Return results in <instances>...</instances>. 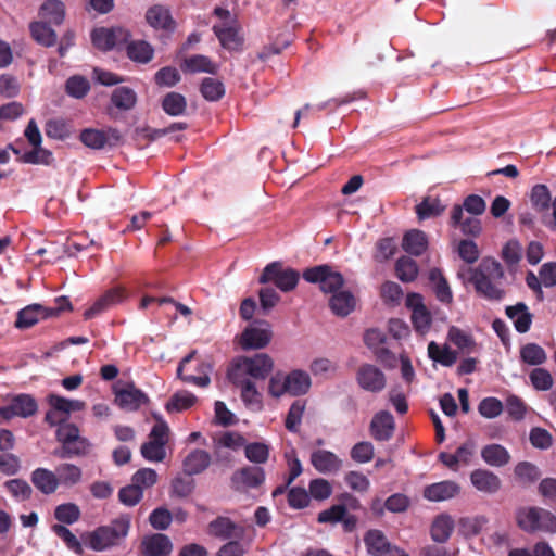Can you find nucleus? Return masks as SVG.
Returning a JSON list of instances; mask_svg holds the SVG:
<instances>
[{
  "label": "nucleus",
  "mask_w": 556,
  "mask_h": 556,
  "mask_svg": "<svg viewBox=\"0 0 556 556\" xmlns=\"http://www.w3.org/2000/svg\"><path fill=\"white\" fill-rule=\"evenodd\" d=\"M313 386V380L304 369L295 368L289 372L276 371L267 381L268 396L279 400L289 394L292 396H302L307 394Z\"/></svg>",
  "instance_id": "f257e3e1"
},
{
  "label": "nucleus",
  "mask_w": 556,
  "mask_h": 556,
  "mask_svg": "<svg viewBox=\"0 0 556 556\" xmlns=\"http://www.w3.org/2000/svg\"><path fill=\"white\" fill-rule=\"evenodd\" d=\"M468 273L477 292L492 300H500L503 296L500 282L504 277V270L497 261L484 258L477 269H468Z\"/></svg>",
  "instance_id": "f03ea898"
},
{
  "label": "nucleus",
  "mask_w": 556,
  "mask_h": 556,
  "mask_svg": "<svg viewBox=\"0 0 556 556\" xmlns=\"http://www.w3.org/2000/svg\"><path fill=\"white\" fill-rule=\"evenodd\" d=\"M130 34L122 27L116 28H97L91 34L92 43L96 48L106 51L114 47H125L127 55L134 60H139V49L134 41H129Z\"/></svg>",
  "instance_id": "7ed1b4c3"
},
{
  "label": "nucleus",
  "mask_w": 556,
  "mask_h": 556,
  "mask_svg": "<svg viewBox=\"0 0 556 556\" xmlns=\"http://www.w3.org/2000/svg\"><path fill=\"white\" fill-rule=\"evenodd\" d=\"M275 367L274 358L267 353H256L252 356H240L235 361L230 375L240 378H253L264 380Z\"/></svg>",
  "instance_id": "20e7f679"
},
{
  "label": "nucleus",
  "mask_w": 556,
  "mask_h": 556,
  "mask_svg": "<svg viewBox=\"0 0 556 556\" xmlns=\"http://www.w3.org/2000/svg\"><path fill=\"white\" fill-rule=\"evenodd\" d=\"M49 409L46 413L45 420L50 426H56L67 422L72 414L83 412L86 408L85 401L68 399L55 393L47 396Z\"/></svg>",
  "instance_id": "39448f33"
},
{
  "label": "nucleus",
  "mask_w": 556,
  "mask_h": 556,
  "mask_svg": "<svg viewBox=\"0 0 556 556\" xmlns=\"http://www.w3.org/2000/svg\"><path fill=\"white\" fill-rule=\"evenodd\" d=\"M128 533V522L116 520L109 526L100 527L86 535V542L93 551H104L119 541Z\"/></svg>",
  "instance_id": "423d86ee"
},
{
  "label": "nucleus",
  "mask_w": 556,
  "mask_h": 556,
  "mask_svg": "<svg viewBox=\"0 0 556 556\" xmlns=\"http://www.w3.org/2000/svg\"><path fill=\"white\" fill-rule=\"evenodd\" d=\"M154 420L148 441L141 446V455L149 462H162L165 458V445L168 441L167 424L153 415Z\"/></svg>",
  "instance_id": "0eeeda50"
},
{
  "label": "nucleus",
  "mask_w": 556,
  "mask_h": 556,
  "mask_svg": "<svg viewBox=\"0 0 556 556\" xmlns=\"http://www.w3.org/2000/svg\"><path fill=\"white\" fill-rule=\"evenodd\" d=\"M56 438L62 444L61 457L85 455L90 448L89 441L80 435L78 427L72 422L60 424Z\"/></svg>",
  "instance_id": "6e6552de"
},
{
  "label": "nucleus",
  "mask_w": 556,
  "mask_h": 556,
  "mask_svg": "<svg viewBox=\"0 0 556 556\" xmlns=\"http://www.w3.org/2000/svg\"><path fill=\"white\" fill-rule=\"evenodd\" d=\"M273 339V330L269 323L254 320L241 332L238 342L242 350H261L266 348Z\"/></svg>",
  "instance_id": "1a4fd4ad"
},
{
  "label": "nucleus",
  "mask_w": 556,
  "mask_h": 556,
  "mask_svg": "<svg viewBox=\"0 0 556 556\" xmlns=\"http://www.w3.org/2000/svg\"><path fill=\"white\" fill-rule=\"evenodd\" d=\"M303 278L308 282L318 283L323 292L331 295L341 291L344 285L343 276L328 265L306 269Z\"/></svg>",
  "instance_id": "9d476101"
},
{
  "label": "nucleus",
  "mask_w": 556,
  "mask_h": 556,
  "mask_svg": "<svg viewBox=\"0 0 556 556\" xmlns=\"http://www.w3.org/2000/svg\"><path fill=\"white\" fill-rule=\"evenodd\" d=\"M210 371L211 366L206 363L198 362L194 353H191L181 361L177 375L188 383L206 387L211 381Z\"/></svg>",
  "instance_id": "9b49d317"
},
{
  "label": "nucleus",
  "mask_w": 556,
  "mask_h": 556,
  "mask_svg": "<svg viewBox=\"0 0 556 556\" xmlns=\"http://www.w3.org/2000/svg\"><path fill=\"white\" fill-rule=\"evenodd\" d=\"M406 306L410 311V320L417 333L425 336L432 325V315L426 307L424 299L418 293H409L406 296Z\"/></svg>",
  "instance_id": "f8f14e48"
},
{
  "label": "nucleus",
  "mask_w": 556,
  "mask_h": 556,
  "mask_svg": "<svg viewBox=\"0 0 556 556\" xmlns=\"http://www.w3.org/2000/svg\"><path fill=\"white\" fill-rule=\"evenodd\" d=\"M358 387L370 393H379L387 386L384 372L372 364H363L356 371Z\"/></svg>",
  "instance_id": "ddd939ff"
},
{
  "label": "nucleus",
  "mask_w": 556,
  "mask_h": 556,
  "mask_svg": "<svg viewBox=\"0 0 556 556\" xmlns=\"http://www.w3.org/2000/svg\"><path fill=\"white\" fill-rule=\"evenodd\" d=\"M260 281L274 282L281 291L287 292L295 288L299 275L292 269H282L279 264L273 263L265 267Z\"/></svg>",
  "instance_id": "4468645a"
},
{
  "label": "nucleus",
  "mask_w": 556,
  "mask_h": 556,
  "mask_svg": "<svg viewBox=\"0 0 556 556\" xmlns=\"http://www.w3.org/2000/svg\"><path fill=\"white\" fill-rule=\"evenodd\" d=\"M38 405L36 400L28 394L12 396L9 405L0 407V417L10 420L14 417L27 418L36 414Z\"/></svg>",
  "instance_id": "2eb2a0df"
},
{
  "label": "nucleus",
  "mask_w": 556,
  "mask_h": 556,
  "mask_svg": "<svg viewBox=\"0 0 556 556\" xmlns=\"http://www.w3.org/2000/svg\"><path fill=\"white\" fill-rule=\"evenodd\" d=\"M476 452V444L469 440L463 443L455 453L442 452L439 454V459L447 468L457 471L460 467L469 466Z\"/></svg>",
  "instance_id": "dca6fc26"
},
{
  "label": "nucleus",
  "mask_w": 556,
  "mask_h": 556,
  "mask_svg": "<svg viewBox=\"0 0 556 556\" xmlns=\"http://www.w3.org/2000/svg\"><path fill=\"white\" fill-rule=\"evenodd\" d=\"M230 379L240 388L241 400L244 405L253 412H261L263 409V395L256 384L249 378H240L238 375H230Z\"/></svg>",
  "instance_id": "f3484780"
},
{
  "label": "nucleus",
  "mask_w": 556,
  "mask_h": 556,
  "mask_svg": "<svg viewBox=\"0 0 556 556\" xmlns=\"http://www.w3.org/2000/svg\"><path fill=\"white\" fill-rule=\"evenodd\" d=\"M313 467L323 475H331L341 470L342 459L333 452L327 450H316L311 455Z\"/></svg>",
  "instance_id": "a211bd4d"
},
{
  "label": "nucleus",
  "mask_w": 556,
  "mask_h": 556,
  "mask_svg": "<svg viewBox=\"0 0 556 556\" xmlns=\"http://www.w3.org/2000/svg\"><path fill=\"white\" fill-rule=\"evenodd\" d=\"M460 492L458 483L452 480H444L427 485L424 489V497L430 502L448 501Z\"/></svg>",
  "instance_id": "6ab92c4d"
},
{
  "label": "nucleus",
  "mask_w": 556,
  "mask_h": 556,
  "mask_svg": "<svg viewBox=\"0 0 556 556\" xmlns=\"http://www.w3.org/2000/svg\"><path fill=\"white\" fill-rule=\"evenodd\" d=\"M115 403L125 410L139 407V392L132 382L118 381L114 387Z\"/></svg>",
  "instance_id": "aec40b11"
},
{
  "label": "nucleus",
  "mask_w": 556,
  "mask_h": 556,
  "mask_svg": "<svg viewBox=\"0 0 556 556\" xmlns=\"http://www.w3.org/2000/svg\"><path fill=\"white\" fill-rule=\"evenodd\" d=\"M178 64L180 70L187 74L210 73L214 74L217 71V65L213 63L207 56L202 54H192L188 56H178Z\"/></svg>",
  "instance_id": "412c9836"
},
{
  "label": "nucleus",
  "mask_w": 556,
  "mask_h": 556,
  "mask_svg": "<svg viewBox=\"0 0 556 556\" xmlns=\"http://www.w3.org/2000/svg\"><path fill=\"white\" fill-rule=\"evenodd\" d=\"M264 481V471L258 467H247L238 470L231 478L232 486L237 491L256 488Z\"/></svg>",
  "instance_id": "4be33fe9"
},
{
  "label": "nucleus",
  "mask_w": 556,
  "mask_h": 556,
  "mask_svg": "<svg viewBox=\"0 0 556 556\" xmlns=\"http://www.w3.org/2000/svg\"><path fill=\"white\" fill-rule=\"evenodd\" d=\"M470 482L473 488L485 494L496 493L502 485L497 475L486 469H476L470 473Z\"/></svg>",
  "instance_id": "5701e85b"
},
{
  "label": "nucleus",
  "mask_w": 556,
  "mask_h": 556,
  "mask_svg": "<svg viewBox=\"0 0 556 556\" xmlns=\"http://www.w3.org/2000/svg\"><path fill=\"white\" fill-rule=\"evenodd\" d=\"M146 556H168L173 551L170 539L162 533L148 535L141 542Z\"/></svg>",
  "instance_id": "b1692460"
},
{
  "label": "nucleus",
  "mask_w": 556,
  "mask_h": 556,
  "mask_svg": "<svg viewBox=\"0 0 556 556\" xmlns=\"http://www.w3.org/2000/svg\"><path fill=\"white\" fill-rule=\"evenodd\" d=\"M147 23L157 30L172 33L175 30L176 23L173 20L170 12L163 5H154L146 13Z\"/></svg>",
  "instance_id": "393cba45"
},
{
  "label": "nucleus",
  "mask_w": 556,
  "mask_h": 556,
  "mask_svg": "<svg viewBox=\"0 0 556 556\" xmlns=\"http://www.w3.org/2000/svg\"><path fill=\"white\" fill-rule=\"evenodd\" d=\"M356 305L357 300L349 290L342 289L329 298V307L338 317H346L356 308Z\"/></svg>",
  "instance_id": "a878e982"
},
{
  "label": "nucleus",
  "mask_w": 556,
  "mask_h": 556,
  "mask_svg": "<svg viewBox=\"0 0 556 556\" xmlns=\"http://www.w3.org/2000/svg\"><path fill=\"white\" fill-rule=\"evenodd\" d=\"M211 455L204 450H192L182 460V470L188 476L203 472L211 464Z\"/></svg>",
  "instance_id": "bb28decb"
},
{
  "label": "nucleus",
  "mask_w": 556,
  "mask_h": 556,
  "mask_svg": "<svg viewBox=\"0 0 556 556\" xmlns=\"http://www.w3.org/2000/svg\"><path fill=\"white\" fill-rule=\"evenodd\" d=\"M364 543L367 552L372 556H389L391 551L395 548L392 546L384 534L380 530H369L364 536Z\"/></svg>",
  "instance_id": "cd10ccee"
},
{
  "label": "nucleus",
  "mask_w": 556,
  "mask_h": 556,
  "mask_svg": "<svg viewBox=\"0 0 556 556\" xmlns=\"http://www.w3.org/2000/svg\"><path fill=\"white\" fill-rule=\"evenodd\" d=\"M214 33L219 39L220 45L230 51L239 50L242 46L243 38L235 24L231 25H215Z\"/></svg>",
  "instance_id": "c85d7f7f"
},
{
  "label": "nucleus",
  "mask_w": 556,
  "mask_h": 556,
  "mask_svg": "<svg viewBox=\"0 0 556 556\" xmlns=\"http://www.w3.org/2000/svg\"><path fill=\"white\" fill-rule=\"evenodd\" d=\"M454 526V519L450 515H438L431 523V539L437 543H445L451 538Z\"/></svg>",
  "instance_id": "c756f323"
},
{
  "label": "nucleus",
  "mask_w": 556,
  "mask_h": 556,
  "mask_svg": "<svg viewBox=\"0 0 556 556\" xmlns=\"http://www.w3.org/2000/svg\"><path fill=\"white\" fill-rule=\"evenodd\" d=\"M394 431V419L388 412L377 413L371 420V432L377 440H389Z\"/></svg>",
  "instance_id": "7c9ffc66"
},
{
  "label": "nucleus",
  "mask_w": 556,
  "mask_h": 556,
  "mask_svg": "<svg viewBox=\"0 0 556 556\" xmlns=\"http://www.w3.org/2000/svg\"><path fill=\"white\" fill-rule=\"evenodd\" d=\"M481 457L489 466L503 467L510 462V454L501 444L492 443L481 448Z\"/></svg>",
  "instance_id": "2f4dec72"
},
{
  "label": "nucleus",
  "mask_w": 556,
  "mask_h": 556,
  "mask_svg": "<svg viewBox=\"0 0 556 556\" xmlns=\"http://www.w3.org/2000/svg\"><path fill=\"white\" fill-rule=\"evenodd\" d=\"M53 314L54 313H48V308L39 304H33L18 312L15 326L17 328H28L34 326L40 317H52Z\"/></svg>",
  "instance_id": "473e14b6"
},
{
  "label": "nucleus",
  "mask_w": 556,
  "mask_h": 556,
  "mask_svg": "<svg viewBox=\"0 0 556 556\" xmlns=\"http://www.w3.org/2000/svg\"><path fill=\"white\" fill-rule=\"evenodd\" d=\"M451 222L466 235L477 236L481 232L480 222L475 217L464 218L463 207L459 205L453 207Z\"/></svg>",
  "instance_id": "72a5a7b5"
},
{
  "label": "nucleus",
  "mask_w": 556,
  "mask_h": 556,
  "mask_svg": "<svg viewBox=\"0 0 556 556\" xmlns=\"http://www.w3.org/2000/svg\"><path fill=\"white\" fill-rule=\"evenodd\" d=\"M428 356L434 363L445 367L453 366L457 361V353L455 351L446 344L441 345L434 341L428 344Z\"/></svg>",
  "instance_id": "f704fd0d"
},
{
  "label": "nucleus",
  "mask_w": 556,
  "mask_h": 556,
  "mask_svg": "<svg viewBox=\"0 0 556 556\" xmlns=\"http://www.w3.org/2000/svg\"><path fill=\"white\" fill-rule=\"evenodd\" d=\"M365 344L375 353L377 358L386 363L390 352L384 348L386 336L379 329H369L364 336Z\"/></svg>",
  "instance_id": "c9c22d12"
},
{
  "label": "nucleus",
  "mask_w": 556,
  "mask_h": 556,
  "mask_svg": "<svg viewBox=\"0 0 556 556\" xmlns=\"http://www.w3.org/2000/svg\"><path fill=\"white\" fill-rule=\"evenodd\" d=\"M507 316L513 320L518 332H527L531 326V314L523 303H518L506 308Z\"/></svg>",
  "instance_id": "e433bc0d"
},
{
  "label": "nucleus",
  "mask_w": 556,
  "mask_h": 556,
  "mask_svg": "<svg viewBox=\"0 0 556 556\" xmlns=\"http://www.w3.org/2000/svg\"><path fill=\"white\" fill-rule=\"evenodd\" d=\"M31 481L45 494L53 493L59 485L56 475L43 468H38L33 472Z\"/></svg>",
  "instance_id": "4c0bfd02"
},
{
  "label": "nucleus",
  "mask_w": 556,
  "mask_h": 556,
  "mask_svg": "<svg viewBox=\"0 0 556 556\" xmlns=\"http://www.w3.org/2000/svg\"><path fill=\"white\" fill-rule=\"evenodd\" d=\"M402 247L407 253L418 256L426 251L428 239L425 232L414 229L404 236Z\"/></svg>",
  "instance_id": "58836bf2"
},
{
  "label": "nucleus",
  "mask_w": 556,
  "mask_h": 556,
  "mask_svg": "<svg viewBox=\"0 0 556 556\" xmlns=\"http://www.w3.org/2000/svg\"><path fill=\"white\" fill-rule=\"evenodd\" d=\"M447 340L463 354H469L475 351L476 343L472 337L458 327H450L447 332Z\"/></svg>",
  "instance_id": "ea45409f"
},
{
  "label": "nucleus",
  "mask_w": 556,
  "mask_h": 556,
  "mask_svg": "<svg viewBox=\"0 0 556 556\" xmlns=\"http://www.w3.org/2000/svg\"><path fill=\"white\" fill-rule=\"evenodd\" d=\"M39 15L42 20L59 25L64 20V4L59 0H47L40 7Z\"/></svg>",
  "instance_id": "a19ab883"
},
{
  "label": "nucleus",
  "mask_w": 556,
  "mask_h": 556,
  "mask_svg": "<svg viewBox=\"0 0 556 556\" xmlns=\"http://www.w3.org/2000/svg\"><path fill=\"white\" fill-rule=\"evenodd\" d=\"M540 510L541 508L539 507H528L520 509L517 513L518 526L526 532L538 531Z\"/></svg>",
  "instance_id": "79ce46f5"
},
{
  "label": "nucleus",
  "mask_w": 556,
  "mask_h": 556,
  "mask_svg": "<svg viewBox=\"0 0 556 556\" xmlns=\"http://www.w3.org/2000/svg\"><path fill=\"white\" fill-rule=\"evenodd\" d=\"M30 33L33 38L40 45L51 47L56 41L55 31L42 22H34L30 24Z\"/></svg>",
  "instance_id": "37998d69"
},
{
  "label": "nucleus",
  "mask_w": 556,
  "mask_h": 556,
  "mask_svg": "<svg viewBox=\"0 0 556 556\" xmlns=\"http://www.w3.org/2000/svg\"><path fill=\"white\" fill-rule=\"evenodd\" d=\"M306 408V402L304 400L294 401L287 414L285 426L291 432H296L302 422V418Z\"/></svg>",
  "instance_id": "c03bdc74"
},
{
  "label": "nucleus",
  "mask_w": 556,
  "mask_h": 556,
  "mask_svg": "<svg viewBox=\"0 0 556 556\" xmlns=\"http://www.w3.org/2000/svg\"><path fill=\"white\" fill-rule=\"evenodd\" d=\"M236 525L226 517H218L208 525V533L226 540L235 535Z\"/></svg>",
  "instance_id": "a18cd8bd"
},
{
  "label": "nucleus",
  "mask_w": 556,
  "mask_h": 556,
  "mask_svg": "<svg viewBox=\"0 0 556 556\" xmlns=\"http://www.w3.org/2000/svg\"><path fill=\"white\" fill-rule=\"evenodd\" d=\"M444 210L445 205L438 198L428 197L417 205L416 213L419 219H427L440 215Z\"/></svg>",
  "instance_id": "49530a36"
},
{
  "label": "nucleus",
  "mask_w": 556,
  "mask_h": 556,
  "mask_svg": "<svg viewBox=\"0 0 556 556\" xmlns=\"http://www.w3.org/2000/svg\"><path fill=\"white\" fill-rule=\"evenodd\" d=\"M397 278L403 282H410L418 275V266L416 262L407 256H402L395 265Z\"/></svg>",
  "instance_id": "de8ad7c7"
},
{
  "label": "nucleus",
  "mask_w": 556,
  "mask_h": 556,
  "mask_svg": "<svg viewBox=\"0 0 556 556\" xmlns=\"http://www.w3.org/2000/svg\"><path fill=\"white\" fill-rule=\"evenodd\" d=\"M59 483L73 486L81 480V470L73 464H63L56 468Z\"/></svg>",
  "instance_id": "09e8293b"
},
{
  "label": "nucleus",
  "mask_w": 556,
  "mask_h": 556,
  "mask_svg": "<svg viewBox=\"0 0 556 556\" xmlns=\"http://www.w3.org/2000/svg\"><path fill=\"white\" fill-rule=\"evenodd\" d=\"M195 402L197 397L192 393L180 391L172 396L170 401L166 404V408L168 412H182L192 407Z\"/></svg>",
  "instance_id": "8fccbe9b"
},
{
  "label": "nucleus",
  "mask_w": 556,
  "mask_h": 556,
  "mask_svg": "<svg viewBox=\"0 0 556 556\" xmlns=\"http://www.w3.org/2000/svg\"><path fill=\"white\" fill-rule=\"evenodd\" d=\"M54 517L60 522L72 525L79 519L80 509L74 503L61 504L56 506L54 510Z\"/></svg>",
  "instance_id": "3c124183"
},
{
  "label": "nucleus",
  "mask_w": 556,
  "mask_h": 556,
  "mask_svg": "<svg viewBox=\"0 0 556 556\" xmlns=\"http://www.w3.org/2000/svg\"><path fill=\"white\" fill-rule=\"evenodd\" d=\"M162 105L164 111L172 116L184 114L187 108L185 98L176 92L168 93L164 98Z\"/></svg>",
  "instance_id": "603ef678"
},
{
  "label": "nucleus",
  "mask_w": 556,
  "mask_h": 556,
  "mask_svg": "<svg viewBox=\"0 0 556 556\" xmlns=\"http://www.w3.org/2000/svg\"><path fill=\"white\" fill-rule=\"evenodd\" d=\"M112 102L119 110H129L135 106L136 93L125 87L117 88L113 92Z\"/></svg>",
  "instance_id": "864d4df0"
},
{
  "label": "nucleus",
  "mask_w": 556,
  "mask_h": 556,
  "mask_svg": "<svg viewBox=\"0 0 556 556\" xmlns=\"http://www.w3.org/2000/svg\"><path fill=\"white\" fill-rule=\"evenodd\" d=\"M336 370V363L328 357H315L309 364V371L314 377H327Z\"/></svg>",
  "instance_id": "5fc2aeb1"
},
{
  "label": "nucleus",
  "mask_w": 556,
  "mask_h": 556,
  "mask_svg": "<svg viewBox=\"0 0 556 556\" xmlns=\"http://www.w3.org/2000/svg\"><path fill=\"white\" fill-rule=\"evenodd\" d=\"M332 493V486L326 479L317 478L309 482L308 494L316 501L327 500Z\"/></svg>",
  "instance_id": "6e6d98bb"
},
{
  "label": "nucleus",
  "mask_w": 556,
  "mask_h": 556,
  "mask_svg": "<svg viewBox=\"0 0 556 556\" xmlns=\"http://www.w3.org/2000/svg\"><path fill=\"white\" fill-rule=\"evenodd\" d=\"M514 472L516 477L525 483L534 482L541 476L539 468L529 462H521L517 464L515 466Z\"/></svg>",
  "instance_id": "4d7b16f0"
},
{
  "label": "nucleus",
  "mask_w": 556,
  "mask_h": 556,
  "mask_svg": "<svg viewBox=\"0 0 556 556\" xmlns=\"http://www.w3.org/2000/svg\"><path fill=\"white\" fill-rule=\"evenodd\" d=\"M521 358L529 365H540L546 359L544 350L534 343H529L521 349Z\"/></svg>",
  "instance_id": "13d9d810"
},
{
  "label": "nucleus",
  "mask_w": 556,
  "mask_h": 556,
  "mask_svg": "<svg viewBox=\"0 0 556 556\" xmlns=\"http://www.w3.org/2000/svg\"><path fill=\"white\" fill-rule=\"evenodd\" d=\"M52 530L64 541L70 549L74 551L76 554H83L84 551L79 540L68 528L62 525H54Z\"/></svg>",
  "instance_id": "bf43d9fd"
},
{
  "label": "nucleus",
  "mask_w": 556,
  "mask_h": 556,
  "mask_svg": "<svg viewBox=\"0 0 556 556\" xmlns=\"http://www.w3.org/2000/svg\"><path fill=\"white\" fill-rule=\"evenodd\" d=\"M488 519L484 516L463 518L459 522L462 532L467 535H476L486 526Z\"/></svg>",
  "instance_id": "052dcab7"
},
{
  "label": "nucleus",
  "mask_w": 556,
  "mask_h": 556,
  "mask_svg": "<svg viewBox=\"0 0 556 556\" xmlns=\"http://www.w3.org/2000/svg\"><path fill=\"white\" fill-rule=\"evenodd\" d=\"M89 88V81L83 76H73L66 81V92L73 98L85 97Z\"/></svg>",
  "instance_id": "680f3d73"
},
{
  "label": "nucleus",
  "mask_w": 556,
  "mask_h": 556,
  "mask_svg": "<svg viewBox=\"0 0 556 556\" xmlns=\"http://www.w3.org/2000/svg\"><path fill=\"white\" fill-rule=\"evenodd\" d=\"M344 481L349 488L358 493H365L369 490V479L359 471H349L344 476Z\"/></svg>",
  "instance_id": "e2e57ef3"
},
{
  "label": "nucleus",
  "mask_w": 556,
  "mask_h": 556,
  "mask_svg": "<svg viewBox=\"0 0 556 556\" xmlns=\"http://www.w3.org/2000/svg\"><path fill=\"white\" fill-rule=\"evenodd\" d=\"M21 84L10 74L0 75V94L4 98H15L20 94Z\"/></svg>",
  "instance_id": "0e129e2a"
},
{
  "label": "nucleus",
  "mask_w": 556,
  "mask_h": 556,
  "mask_svg": "<svg viewBox=\"0 0 556 556\" xmlns=\"http://www.w3.org/2000/svg\"><path fill=\"white\" fill-rule=\"evenodd\" d=\"M245 456L252 463L263 464L268 459L269 448L265 443H251L245 446Z\"/></svg>",
  "instance_id": "69168bd1"
},
{
  "label": "nucleus",
  "mask_w": 556,
  "mask_h": 556,
  "mask_svg": "<svg viewBox=\"0 0 556 556\" xmlns=\"http://www.w3.org/2000/svg\"><path fill=\"white\" fill-rule=\"evenodd\" d=\"M551 193L546 186L536 185L531 191V203L538 211H545L549 206Z\"/></svg>",
  "instance_id": "338daca9"
},
{
  "label": "nucleus",
  "mask_w": 556,
  "mask_h": 556,
  "mask_svg": "<svg viewBox=\"0 0 556 556\" xmlns=\"http://www.w3.org/2000/svg\"><path fill=\"white\" fill-rule=\"evenodd\" d=\"M203 97L210 101H216L225 92L224 86L220 81L214 78H205L201 86Z\"/></svg>",
  "instance_id": "774afa93"
}]
</instances>
